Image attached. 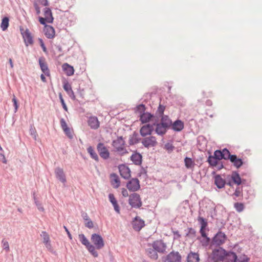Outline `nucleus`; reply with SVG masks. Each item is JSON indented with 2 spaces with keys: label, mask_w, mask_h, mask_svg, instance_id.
Instances as JSON below:
<instances>
[{
  "label": "nucleus",
  "mask_w": 262,
  "mask_h": 262,
  "mask_svg": "<svg viewBox=\"0 0 262 262\" xmlns=\"http://www.w3.org/2000/svg\"><path fill=\"white\" fill-rule=\"evenodd\" d=\"M230 252L231 251H227L223 248L219 247L212 250L211 257L214 262L223 261L226 256L230 257Z\"/></svg>",
  "instance_id": "nucleus-1"
},
{
  "label": "nucleus",
  "mask_w": 262,
  "mask_h": 262,
  "mask_svg": "<svg viewBox=\"0 0 262 262\" xmlns=\"http://www.w3.org/2000/svg\"><path fill=\"white\" fill-rule=\"evenodd\" d=\"M78 238L81 244L84 245L89 252L95 257L98 256V252L95 250V247L91 244L83 234H80Z\"/></svg>",
  "instance_id": "nucleus-2"
},
{
  "label": "nucleus",
  "mask_w": 262,
  "mask_h": 262,
  "mask_svg": "<svg viewBox=\"0 0 262 262\" xmlns=\"http://www.w3.org/2000/svg\"><path fill=\"white\" fill-rule=\"evenodd\" d=\"M129 204L135 208H140L142 205V202L140 196L137 193H133L129 196Z\"/></svg>",
  "instance_id": "nucleus-3"
},
{
  "label": "nucleus",
  "mask_w": 262,
  "mask_h": 262,
  "mask_svg": "<svg viewBox=\"0 0 262 262\" xmlns=\"http://www.w3.org/2000/svg\"><path fill=\"white\" fill-rule=\"evenodd\" d=\"M91 239L97 249H101L104 246L103 239L100 234L97 233L93 234L91 235Z\"/></svg>",
  "instance_id": "nucleus-4"
},
{
  "label": "nucleus",
  "mask_w": 262,
  "mask_h": 262,
  "mask_svg": "<svg viewBox=\"0 0 262 262\" xmlns=\"http://www.w3.org/2000/svg\"><path fill=\"white\" fill-rule=\"evenodd\" d=\"M126 187L130 191L135 192L140 188V182L137 178L131 179L126 184Z\"/></svg>",
  "instance_id": "nucleus-5"
},
{
  "label": "nucleus",
  "mask_w": 262,
  "mask_h": 262,
  "mask_svg": "<svg viewBox=\"0 0 262 262\" xmlns=\"http://www.w3.org/2000/svg\"><path fill=\"white\" fill-rule=\"evenodd\" d=\"M155 125L156 123L152 124L148 123L143 125L140 129L141 136L144 137L147 135H150L154 130V126Z\"/></svg>",
  "instance_id": "nucleus-6"
},
{
  "label": "nucleus",
  "mask_w": 262,
  "mask_h": 262,
  "mask_svg": "<svg viewBox=\"0 0 262 262\" xmlns=\"http://www.w3.org/2000/svg\"><path fill=\"white\" fill-rule=\"evenodd\" d=\"M97 149L100 156L104 160L110 157V152L103 143H99L97 146Z\"/></svg>",
  "instance_id": "nucleus-7"
},
{
  "label": "nucleus",
  "mask_w": 262,
  "mask_h": 262,
  "mask_svg": "<svg viewBox=\"0 0 262 262\" xmlns=\"http://www.w3.org/2000/svg\"><path fill=\"white\" fill-rule=\"evenodd\" d=\"M181 258L178 252L172 251L166 256L164 261V262H181Z\"/></svg>",
  "instance_id": "nucleus-8"
},
{
  "label": "nucleus",
  "mask_w": 262,
  "mask_h": 262,
  "mask_svg": "<svg viewBox=\"0 0 262 262\" xmlns=\"http://www.w3.org/2000/svg\"><path fill=\"white\" fill-rule=\"evenodd\" d=\"M226 238L227 236L224 233L219 231L212 238V242L217 246H220L225 242Z\"/></svg>",
  "instance_id": "nucleus-9"
},
{
  "label": "nucleus",
  "mask_w": 262,
  "mask_h": 262,
  "mask_svg": "<svg viewBox=\"0 0 262 262\" xmlns=\"http://www.w3.org/2000/svg\"><path fill=\"white\" fill-rule=\"evenodd\" d=\"M141 143L146 148L154 147L157 144V139L155 136L145 137L142 139Z\"/></svg>",
  "instance_id": "nucleus-10"
},
{
  "label": "nucleus",
  "mask_w": 262,
  "mask_h": 262,
  "mask_svg": "<svg viewBox=\"0 0 262 262\" xmlns=\"http://www.w3.org/2000/svg\"><path fill=\"white\" fill-rule=\"evenodd\" d=\"M152 246L157 252L163 253L165 252L166 245L162 240L154 241L152 244Z\"/></svg>",
  "instance_id": "nucleus-11"
},
{
  "label": "nucleus",
  "mask_w": 262,
  "mask_h": 262,
  "mask_svg": "<svg viewBox=\"0 0 262 262\" xmlns=\"http://www.w3.org/2000/svg\"><path fill=\"white\" fill-rule=\"evenodd\" d=\"M121 176L124 179H129L130 177V170L129 167L124 164H122L118 167Z\"/></svg>",
  "instance_id": "nucleus-12"
},
{
  "label": "nucleus",
  "mask_w": 262,
  "mask_h": 262,
  "mask_svg": "<svg viewBox=\"0 0 262 262\" xmlns=\"http://www.w3.org/2000/svg\"><path fill=\"white\" fill-rule=\"evenodd\" d=\"M20 31L24 39L26 45L28 46L29 45L33 44V38L29 32V30L27 29L25 31H24L23 29H20Z\"/></svg>",
  "instance_id": "nucleus-13"
},
{
  "label": "nucleus",
  "mask_w": 262,
  "mask_h": 262,
  "mask_svg": "<svg viewBox=\"0 0 262 262\" xmlns=\"http://www.w3.org/2000/svg\"><path fill=\"white\" fill-rule=\"evenodd\" d=\"M38 62L40 69L44 74L47 76H50V70L45 58L43 57H40L38 59Z\"/></svg>",
  "instance_id": "nucleus-14"
},
{
  "label": "nucleus",
  "mask_w": 262,
  "mask_h": 262,
  "mask_svg": "<svg viewBox=\"0 0 262 262\" xmlns=\"http://www.w3.org/2000/svg\"><path fill=\"white\" fill-rule=\"evenodd\" d=\"M56 178L61 183L64 184L67 180L65 173L62 168L57 167L55 169Z\"/></svg>",
  "instance_id": "nucleus-15"
},
{
  "label": "nucleus",
  "mask_w": 262,
  "mask_h": 262,
  "mask_svg": "<svg viewBox=\"0 0 262 262\" xmlns=\"http://www.w3.org/2000/svg\"><path fill=\"white\" fill-rule=\"evenodd\" d=\"M156 126L155 129V132L158 135L160 136H163L165 135L167 129H168L169 128L166 126L164 125V124H163L161 123L160 122L159 123H156V125H155Z\"/></svg>",
  "instance_id": "nucleus-16"
},
{
  "label": "nucleus",
  "mask_w": 262,
  "mask_h": 262,
  "mask_svg": "<svg viewBox=\"0 0 262 262\" xmlns=\"http://www.w3.org/2000/svg\"><path fill=\"white\" fill-rule=\"evenodd\" d=\"M230 257H232V262H248L249 260V258L245 255L238 258L236 254L233 251L230 252Z\"/></svg>",
  "instance_id": "nucleus-17"
},
{
  "label": "nucleus",
  "mask_w": 262,
  "mask_h": 262,
  "mask_svg": "<svg viewBox=\"0 0 262 262\" xmlns=\"http://www.w3.org/2000/svg\"><path fill=\"white\" fill-rule=\"evenodd\" d=\"M145 226L144 221L136 216L133 223V228L137 231H140Z\"/></svg>",
  "instance_id": "nucleus-18"
},
{
  "label": "nucleus",
  "mask_w": 262,
  "mask_h": 262,
  "mask_svg": "<svg viewBox=\"0 0 262 262\" xmlns=\"http://www.w3.org/2000/svg\"><path fill=\"white\" fill-rule=\"evenodd\" d=\"M43 32L45 36L49 39L53 38L55 36V30L54 28L50 26H46L43 29Z\"/></svg>",
  "instance_id": "nucleus-19"
},
{
  "label": "nucleus",
  "mask_w": 262,
  "mask_h": 262,
  "mask_svg": "<svg viewBox=\"0 0 262 262\" xmlns=\"http://www.w3.org/2000/svg\"><path fill=\"white\" fill-rule=\"evenodd\" d=\"M88 125L92 129H96L98 128L100 126V123L97 117L92 116L90 117L88 120Z\"/></svg>",
  "instance_id": "nucleus-20"
},
{
  "label": "nucleus",
  "mask_w": 262,
  "mask_h": 262,
  "mask_svg": "<svg viewBox=\"0 0 262 262\" xmlns=\"http://www.w3.org/2000/svg\"><path fill=\"white\" fill-rule=\"evenodd\" d=\"M184 123L179 119L176 120L173 123L172 122L171 128L175 132H180L184 128Z\"/></svg>",
  "instance_id": "nucleus-21"
},
{
  "label": "nucleus",
  "mask_w": 262,
  "mask_h": 262,
  "mask_svg": "<svg viewBox=\"0 0 262 262\" xmlns=\"http://www.w3.org/2000/svg\"><path fill=\"white\" fill-rule=\"evenodd\" d=\"M226 183L225 180L222 178L220 174H217L214 177V184L218 188L221 189L224 187Z\"/></svg>",
  "instance_id": "nucleus-22"
},
{
  "label": "nucleus",
  "mask_w": 262,
  "mask_h": 262,
  "mask_svg": "<svg viewBox=\"0 0 262 262\" xmlns=\"http://www.w3.org/2000/svg\"><path fill=\"white\" fill-rule=\"evenodd\" d=\"M140 121L142 124H144L149 122L151 119L154 117L153 114L150 113L146 112L139 115Z\"/></svg>",
  "instance_id": "nucleus-23"
},
{
  "label": "nucleus",
  "mask_w": 262,
  "mask_h": 262,
  "mask_svg": "<svg viewBox=\"0 0 262 262\" xmlns=\"http://www.w3.org/2000/svg\"><path fill=\"white\" fill-rule=\"evenodd\" d=\"M230 162L233 163L236 168H240L243 164V161L241 158H238L236 155H233L231 157Z\"/></svg>",
  "instance_id": "nucleus-24"
},
{
  "label": "nucleus",
  "mask_w": 262,
  "mask_h": 262,
  "mask_svg": "<svg viewBox=\"0 0 262 262\" xmlns=\"http://www.w3.org/2000/svg\"><path fill=\"white\" fill-rule=\"evenodd\" d=\"M63 89L67 93V94L69 95L71 98L74 100H75V96L74 95V93L72 89V87L71 85L68 82H65L63 84Z\"/></svg>",
  "instance_id": "nucleus-25"
},
{
  "label": "nucleus",
  "mask_w": 262,
  "mask_h": 262,
  "mask_svg": "<svg viewBox=\"0 0 262 262\" xmlns=\"http://www.w3.org/2000/svg\"><path fill=\"white\" fill-rule=\"evenodd\" d=\"M130 160L136 165H140L142 163V156L138 152L133 154L130 157Z\"/></svg>",
  "instance_id": "nucleus-26"
},
{
  "label": "nucleus",
  "mask_w": 262,
  "mask_h": 262,
  "mask_svg": "<svg viewBox=\"0 0 262 262\" xmlns=\"http://www.w3.org/2000/svg\"><path fill=\"white\" fill-rule=\"evenodd\" d=\"M140 140L141 138H140L138 133L134 132L133 135L130 136L128 143L130 145H133L137 144Z\"/></svg>",
  "instance_id": "nucleus-27"
},
{
  "label": "nucleus",
  "mask_w": 262,
  "mask_h": 262,
  "mask_svg": "<svg viewBox=\"0 0 262 262\" xmlns=\"http://www.w3.org/2000/svg\"><path fill=\"white\" fill-rule=\"evenodd\" d=\"M108 199L110 202L112 204L114 210L115 211L118 213H120V207L119 205L118 204L117 201L115 198L114 195L113 193H110L108 194Z\"/></svg>",
  "instance_id": "nucleus-28"
},
{
  "label": "nucleus",
  "mask_w": 262,
  "mask_h": 262,
  "mask_svg": "<svg viewBox=\"0 0 262 262\" xmlns=\"http://www.w3.org/2000/svg\"><path fill=\"white\" fill-rule=\"evenodd\" d=\"M231 178L234 184H237L238 186L242 184V180L238 172L233 171Z\"/></svg>",
  "instance_id": "nucleus-29"
},
{
  "label": "nucleus",
  "mask_w": 262,
  "mask_h": 262,
  "mask_svg": "<svg viewBox=\"0 0 262 262\" xmlns=\"http://www.w3.org/2000/svg\"><path fill=\"white\" fill-rule=\"evenodd\" d=\"M199 255L196 253L191 252L187 257V262H199Z\"/></svg>",
  "instance_id": "nucleus-30"
},
{
  "label": "nucleus",
  "mask_w": 262,
  "mask_h": 262,
  "mask_svg": "<svg viewBox=\"0 0 262 262\" xmlns=\"http://www.w3.org/2000/svg\"><path fill=\"white\" fill-rule=\"evenodd\" d=\"M160 117H161L160 122L164 124L165 125L170 128L172 125V120L170 119L169 116L164 115Z\"/></svg>",
  "instance_id": "nucleus-31"
},
{
  "label": "nucleus",
  "mask_w": 262,
  "mask_h": 262,
  "mask_svg": "<svg viewBox=\"0 0 262 262\" xmlns=\"http://www.w3.org/2000/svg\"><path fill=\"white\" fill-rule=\"evenodd\" d=\"M62 68L68 76H72L74 74V70L73 67L68 63H64L62 66Z\"/></svg>",
  "instance_id": "nucleus-32"
},
{
  "label": "nucleus",
  "mask_w": 262,
  "mask_h": 262,
  "mask_svg": "<svg viewBox=\"0 0 262 262\" xmlns=\"http://www.w3.org/2000/svg\"><path fill=\"white\" fill-rule=\"evenodd\" d=\"M45 18H48V23H52L54 18L52 15L51 10L49 8H45L43 10Z\"/></svg>",
  "instance_id": "nucleus-33"
},
{
  "label": "nucleus",
  "mask_w": 262,
  "mask_h": 262,
  "mask_svg": "<svg viewBox=\"0 0 262 262\" xmlns=\"http://www.w3.org/2000/svg\"><path fill=\"white\" fill-rule=\"evenodd\" d=\"M124 144L125 141L123 140V137L122 136L118 137L117 139L115 140H114L112 143V145L115 149L118 147L124 145Z\"/></svg>",
  "instance_id": "nucleus-34"
},
{
  "label": "nucleus",
  "mask_w": 262,
  "mask_h": 262,
  "mask_svg": "<svg viewBox=\"0 0 262 262\" xmlns=\"http://www.w3.org/2000/svg\"><path fill=\"white\" fill-rule=\"evenodd\" d=\"M207 162H208L209 166L211 167H214L217 165V163L220 162L215 156L213 155H210L207 159Z\"/></svg>",
  "instance_id": "nucleus-35"
},
{
  "label": "nucleus",
  "mask_w": 262,
  "mask_h": 262,
  "mask_svg": "<svg viewBox=\"0 0 262 262\" xmlns=\"http://www.w3.org/2000/svg\"><path fill=\"white\" fill-rule=\"evenodd\" d=\"M147 255L153 259H157L158 258L157 252L154 248H148L146 250Z\"/></svg>",
  "instance_id": "nucleus-36"
},
{
  "label": "nucleus",
  "mask_w": 262,
  "mask_h": 262,
  "mask_svg": "<svg viewBox=\"0 0 262 262\" xmlns=\"http://www.w3.org/2000/svg\"><path fill=\"white\" fill-rule=\"evenodd\" d=\"M87 151L92 159L95 160L96 162L99 161L98 156L92 146H89L87 148Z\"/></svg>",
  "instance_id": "nucleus-37"
},
{
  "label": "nucleus",
  "mask_w": 262,
  "mask_h": 262,
  "mask_svg": "<svg viewBox=\"0 0 262 262\" xmlns=\"http://www.w3.org/2000/svg\"><path fill=\"white\" fill-rule=\"evenodd\" d=\"M9 18L7 16L4 17L1 24V27L3 31L6 30L9 27Z\"/></svg>",
  "instance_id": "nucleus-38"
},
{
  "label": "nucleus",
  "mask_w": 262,
  "mask_h": 262,
  "mask_svg": "<svg viewBox=\"0 0 262 262\" xmlns=\"http://www.w3.org/2000/svg\"><path fill=\"white\" fill-rule=\"evenodd\" d=\"M145 110L146 107L145 105L143 104H139L135 108V112L136 113H139V115H141L142 114L145 113Z\"/></svg>",
  "instance_id": "nucleus-39"
},
{
  "label": "nucleus",
  "mask_w": 262,
  "mask_h": 262,
  "mask_svg": "<svg viewBox=\"0 0 262 262\" xmlns=\"http://www.w3.org/2000/svg\"><path fill=\"white\" fill-rule=\"evenodd\" d=\"M33 199H34V203L36 205V206H37L38 209L40 211H41V212H43L45 209H44V208L42 207L41 203L37 200L36 196H35V192H34L33 193Z\"/></svg>",
  "instance_id": "nucleus-40"
},
{
  "label": "nucleus",
  "mask_w": 262,
  "mask_h": 262,
  "mask_svg": "<svg viewBox=\"0 0 262 262\" xmlns=\"http://www.w3.org/2000/svg\"><path fill=\"white\" fill-rule=\"evenodd\" d=\"M184 162L185 166L187 168H191L194 165V162L192 161V159L188 157H186L184 159Z\"/></svg>",
  "instance_id": "nucleus-41"
},
{
  "label": "nucleus",
  "mask_w": 262,
  "mask_h": 262,
  "mask_svg": "<svg viewBox=\"0 0 262 262\" xmlns=\"http://www.w3.org/2000/svg\"><path fill=\"white\" fill-rule=\"evenodd\" d=\"M111 177L114 178L113 181L116 184V185L114 186V187L115 188H118L120 185V182L118 176L115 173H112L111 174Z\"/></svg>",
  "instance_id": "nucleus-42"
},
{
  "label": "nucleus",
  "mask_w": 262,
  "mask_h": 262,
  "mask_svg": "<svg viewBox=\"0 0 262 262\" xmlns=\"http://www.w3.org/2000/svg\"><path fill=\"white\" fill-rule=\"evenodd\" d=\"M165 110V106L161 104V100L158 107L157 113L158 114L159 116L164 115V112Z\"/></svg>",
  "instance_id": "nucleus-43"
},
{
  "label": "nucleus",
  "mask_w": 262,
  "mask_h": 262,
  "mask_svg": "<svg viewBox=\"0 0 262 262\" xmlns=\"http://www.w3.org/2000/svg\"><path fill=\"white\" fill-rule=\"evenodd\" d=\"M222 151L224 155L223 159L229 160L230 161L231 157H232L233 155L230 154L229 150L227 148H225L222 150Z\"/></svg>",
  "instance_id": "nucleus-44"
},
{
  "label": "nucleus",
  "mask_w": 262,
  "mask_h": 262,
  "mask_svg": "<svg viewBox=\"0 0 262 262\" xmlns=\"http://www.w3.org/2000/svg\"><path fill=\"white\" fill-rule=\"evenodd\" d=\"M213 156H215L219 160L223 159L224 155L222 150H216L213 153Z\"/></svg>",
  "instance_id": "nucleus-45"
},
{
  "label": "nucleus",
  "mask_w": 262,
  "mask_h": 262,
  "mask_svg": "<svg viewBox=\"0 0 262 262\" xmlns=\"http://www.w3.org/2000/svg\"><path fill=\"white\" fill-rule=\"evenodd\" d=\"M198 221L201 225L200 229H205L207 226V221H206V220L203 217L200 216L198 217Z\"/></svg>",
  "instance_id": "nucleus-46"
},
{
  "label": "nucleus",
  "mask_w": 262,
  "mask_h": 262,
  "mask_svg": "<svg viewBox=\"0 0 262 262\" xmlns=\"http://www.w3.org/2000/svg\"><path fill=\"white\" fill-rule=\"evenodd\" d=\"M40 236L43 238V244L50 242L49 235L47 232L42 231Z\"/></svg>",
  "instance_id": "nucleus-47"
},
{
  "label": "nucleus",
  "mask_w": 262,
  "mask_h": 262,
  "mask_svg": "<svg viewBox=\"0 0 262 262\" xmlns=\"http://www.w3.org/2000/svg\"><path fill=\"white\" fill-rule=\"evenodd\" d=\"M234 207L236 210L238 212H242L244 209V205L242 203L237 202L234 203Z\"/></svg>",
  "instance_id": "nucleus-48"
},
{
  "label": "nucleus",
  "mask_w": 262,
  "mask_h": 262,
  "mask_svg": "<svg viewBox=\"0 0 262 262\" xmlns=\"http://www.w3.org/2000/svg\"><path fill=\"white\" fill-rule=\"evenodd\" d=\"M243 188L242 187L238 186L235 189V192L233 193V195L236 197H238L242 195Z\"/></svg>",
  "instance_id": "nucleus-49"
},
{
  "label": "nucleus",
  "mask_w": 262,
  "mask_h": 262,
  "mask_svg": "<svg viewBox=\"0 0 262 262\" xmlns=\"http://www.w3.org/2000/svg\"><path fill=\"white\" fill-rule=\"evenodd\" d=\"M195 234L196 231L194 229L192 228H188V232L186 234V236H189L193 238L195 236Z\"/></svg>",
  "instance_id": "nucleus-50"
},
{
  "label": "nucleus",
  "mask_w": 262,
  "mask_h": 262,
  "mask_svg": "<svg viewBox=\"0 0 262 262\" xmlns=\"http://www.w3.org/2000/svg\"><path fill=\"white\" fill-rule=\"evenodd\" d=\"M12 102H13V105L14 106V113H16L18 108V104L17 99L14 95L13 96Z\"/></svg>",
  "instance_id": "nucleus-51"
},
{
  "label": "nucleus",
  "mask_w": 262,
  "mask_h": 262,
  "mask_svg": "<svg viewBox=\"0 0 262 262\" xmlns=\"http://www.w3.org/2000/svg\"><path fill=\"white\" fill-rule=\"evenodd\" d=\"M65 134L70 138L72 139L73 136L71 132L70 128L69 127H67L64 129H63Z\"/></svg>",
  "instance_id": "nucleus-52"
},
{
  "label": "nucleus",
  "mask_w": 262,
  "mask_h": 262,
  "mask_svg": "<svg viewBox=\"0 0 262 262\" xmlns=\"http://www.w3.org/2000/svg\"><path fill=\"white\" fill-rule=\"evenodd\" d=\"M2 243L3 244V248L6 250V252H9L10 250L9 243L7 241L4 239L2 240Z\"/></svg>",
  "instance_id": "nucleus-53"
},
{
  "label": "nucleus",
  "mask_w": 262,
  "mask_h": 262,
  "mask_svg": "<svg viewBox=\"0 0 262 262\" xmlns=\"http://www.w3.org/2000/svg\"><path fill=\"white\" fill-rule=\"evenodd\" d=\"M115 149L116 151L122 152L121 155L127 153L126 149L124 147V145L118 147Z\"/></svg>",
  "instance_id": "nucleus-54"
},
{
  "label": "nucleus",
  "mask_w": 262,
  "mask_h": 262,
  "mask_svg": "<svg viewBox=\"0 0 262 262\" xmlns=\"http://www.w3.org/2000/svg\"><path fill=\"white\" fill-rule=\"evenodd\" d=\"M48 18L39 17V21L41 25H44V27H45L46 26H48L46 24L47 22L48 23Z\"/></svg>",
  "instance_id": "nucleus-55"
},
{
  "label": "nucleus",
  "mask_w": 262,
  "mask_h": 262,
  "mask_svg": "<svg viewBox=\"0 0 262 262\" xmlns=\"http://www.w3.org/2000/svg\"><path fill=\"white\" fill-rule=\"evenodd\" d=\"M59 96V99H60V102H61V103L62 104V106L63 107V108L66 111H68V107H67V106L65 102H64L63 98H62V95L61 94H60Z\"/></svg>",
  "instance_id": "nucleus-56"
},
{
  "label": "nucleus",
  "mask_w": 262,
  "mask_h": 262,
  "mask_svg": "<svg viewBox=\"0 0 262 262\" xmlns=\"http://www.w3.org/2000/svg\"><path fill=\"white\" fill-rule=\"evenodd\" d=\"M210 242V238L209 237L204 238V239L201 241L202 244L204 246H207L209 245Z\"/></svg>",
  "instance_id": "nucleus-57"
},
{
  "label": "nucleus",
  "mask_w": 262,
  "mask_h": 262,
  "mask_svg": "<svg viewBox=\"0 0 262 262\" xmlns=\"http://www.w3.org/2000/svg\"><path fill=\"white\" fill-rule=\"evenodd\" d=\"M174 147L171 143H167L165 144L164 148L168 151H172Z\"/></svg>",
  "instance_id": "nucleus-58"
},
{
  "label": "nucleus",
  "mask_w": 262,
  "mask_h": 262,
  "mask_svg": "<svg viewBox=\"0 0 262 262\" xmlns=\"http://www.w3.org/2000/svg\"><path fill=\"white\" fill-rule=\"evenodd\" d=\"M85 223V227H88L89 229L93 228L94 227L93 222L90 219L88 220Z\"/></svg>",
  "instance_id": "nucleus-59"
},
{
  "label": "nucleus",
  "mask_w": 262,
  "mask_h": 262,
  "mask_svg": "<svg viewBox=\"0 0 262 262\" xmlns=\"http://www.w3.org/2000/svg\"><path fill=\"white\" fill-rule=\"evenodd\" d=\"M60 125L61 128L63 129L68 127L65 120L63 118H61L60 120Z\"/></svg>",
  "instance_id": "nucleus-60"
},
{
  "label": "nucleus",
  "mask_w": 262,
  "mask_h": 262,
  "mask_svg": "<svg viewBox=\"0 0 262 262\" xmlns=\"http://www.w3.org/2000/svg\"><path fill=\"white\" fill-rule=\"evenodd\" d=\"M40 46L44 52H47V50L42 39H39Z\"/></svg>",
  "instance_id": "nucleus-61"
},
{
  "label": "nucleus",
  "mask_w": 262,
  "mask_h": 262,
  "mask_svg": "<svg viewBox=\"0 0 262 262\" xmlns=\"http://www.w3.org/2000/svg\"><path fill=\"white\" fill-rule=\"evenodd\" d=\"M30 134L33 136L34 138L35 139H36V130H35V128L34 127H33L32 126L31 127L30 129Z\"/></svg>",
  "instance_id": "nucleus-62"
},
{
  "label": "nucleus",
  "mask_w": 262,
  "mask_h": 262,
  "mask_svg": "<svg viewBox=\"0 0 262 262\" xmlns=\"http://www.w3.org/2000/svg\"><path fill=\"white\" fill-rule=\"evenodd\" d=\"M81 216L83 218V219L86 222L88 220H90V218L88 215V214L86 213V212H82L81 213Z\"/></svg>",
  "instance_id": "nucleus-63"
},
{
  "label": "nucleus",
  "mask_w": 262,
  "mask_h": 262,
  "mask_svg": "<svg viewBox=\"0 0 262 262\" xmlns=\"http://www.w3.org/2000/svg\"><path fill=\"white\" fill-rule=\"evenodd\" d=\"M122 194L124 197H127L128 196L127 190L125 188H122L121 191Z\"/></svg>",
  "instance_id": "nucleus-64"
}]
</instances>
